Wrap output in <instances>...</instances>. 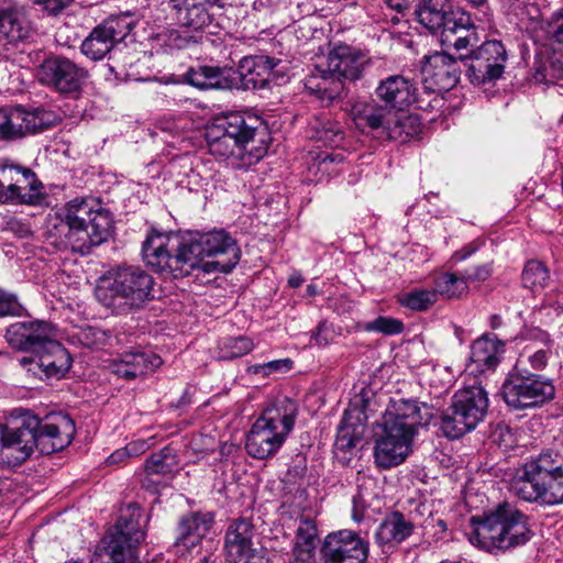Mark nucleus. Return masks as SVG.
Returning <instances> with one entry per match:
<instances>
[{
  "label": "nucleus",
  "instance_id": "nucleus-63",
  "mask_svg": "<svg viewBox=\"0 0 563 563\" xmlns=\"http://www.w3.org/2000/svg\"><path fill=\"white\" fill-rule=\"evenodd\" d=\"M241 563H271V561L262 551H256L254 549L241 561Z\"/></svg>",
  "mask_w": 563,
  "mask_h": 563
},
{
  "label": "nucleus",
  "instance_id": "nucleus-9",
  "mask_svg": "<svg viewBox=\"0 0 563 563\" xmlns=\"http://www.w3.org/2000/svg\"><path fill=\"white\" fill-rule=\"evenodd\" d=\"M488 405L487 391L481 385L459 389L453 395L451 405L440 417L441 432L451 440L462 438L484 420Z\"/></svg>",
  "mask_w": 563,
  "mask_h": 563
},
{
  "label": "nucleus",
  "instance_id": "nucleus-4",
  "mask_svg": "<svg viewBox=\"0 0 563 563\" xmlns=\"http://www.w3.org/2000/svg\"><path fill=\"white\" fill-rule=\"evenodd\" d=\"M263 123L256 115L232 112L216 121L206 131L209 153L217 159L229 161L234 168L253 164L262 150L253 143Z\"/></svg>",
  "mask_w": 563,
  "mask_h": 563
},
{
  "label": "nucleus",
  "instance_id": "nucleus-40",
  "mask_svg": "<svg viewBox=\"0 0 563 563\" xmlns=\"http://www.w3.org/2000/svg\"><path fill=\"white\" fill-rule=\"evenodd\" d=\"M533 78L540 84L563 81V54H554L547 59L536 60Z\"/></svg>",
  "mask_w": 563,
  "mask_h": 563
},
{
  "label": "nucleus",
  "instance_id": "nucleus-51",
  "mask_svg": "<svg viewBox=\"0 0 563 563\" xmlns=\"http://www.w3.org/2000/svg\"><path fill=\"white\" fill-rule=\"evenodd\" d=\"M24 311L14 294L0 289V317L22 316Z\"/></svg>",
  "mask_w": 563,
  "mask_h": 563
},
{
  "label": "nucleus",
  "instance_id": "nucleus-64",
  "mask_svg": "<svg viewBox=\"0 0 563 563\" xmlns=\"http://www.w3.org/2000/svg\"><path fill=\"white\" fill-rule=\"evenodd\" d=\"M320 165L324 168L328 167V165L332 163H341L343 161V156L341 154H333V153H323L319 156Z\"/></svg>",
  "mask_w": 563,
  "mask_h": 563
},
{
  "label": "nucleus",
  "instance_id": "nucleus-6",
  "mask_svg": "<svg viewBox=\"0 0 563 563\" xmlns=\"http://www.w3.org/2000/svg\"><path fill=\"white\" fill-rule=\"evenodd\" d=\"M297 415L298 405L288 397H279L269 404L247 433V454L257 460L274 456L292 431Z\"/></svg>",
  "mask_w": 563,
  "mask_h": 563
},
{
  "label": "nucleus",
  "instance_id": "nucleus-18",
  "mask_svg": "<svg viewBox=\"0 0 563 563\" xmlns=\"http://www.w3.org/2000/svg\"><path fill=\"white\" fill-rule=\"evenodd\" d=\"M426 404L411 399H391L383 417V428L415 438L418 428L428 421Z\"/></svg>",
  "mask_w": 563,
  "mask_h": 563
},
{
  "label": "nucleus",
  "instance_id": "nucleus-44",
  "mask_svg": "<svg viewBox=\"0 0 563 563\" xmlns=\"http://www.w3.org/2000/svg\"><path fill=\"white\" fill-rule=\"evenodd\" d=\"M177 466L176 456L169 448H164L159 452L153 453L145 462L147 474L167 475Z\"/></svg>",
  "mask_w": 563,
  "mask_h": 563
},
{
  "label": "nucleus",
  "instance_id": "nucleus-36",
  "mask_svg": "<svg viewBox=\"0 0 563 563\" xmlns=\"http://www.w3.org/2000/svg\"><path fill=\"white\" fill-rule=\"evenodd\" d=\"M361 401L362 406H358L356 401H354L344 411L343 418L338 428L336 439L334 443L336 451L346 452L353 449L360 441V437L355 432V424L352 421V419H355L358 423L366 420L365 404L363 399H361Z\"/></svg>",
  "mask_w": 563,
  "mask_h": 563
},
{
  "label": "nucleus",
  "instance_id": "nucleus-14",
  "mask_svg": "<svg viewBox=\"0 0 563 563\" xmlns=\"http://www.w3.org/2000/svg\"><path fill=\"white\" fill-rule=\"evenodd\" d=\"M88 71L63 56H51L37 68L38 81L54 90L69 95L79 92Z\"/></svg>",
  "mask_w": 563,
  "mask_h": 563
},
{
  "label": "nucleus",
  "instance_id": "nucleus-3",
  "mask_svg": "<svg viewBox=\"0 0 563 563\" xmlns=\"http://www.w3.org/2000/svg\"><path fill=\"white\" fill-rule=\"evenodd\" d=\"M529 517L516 503L504 500L470 519L467 539L489 553L506 552L526 544L532 538Z\"/></svg>",
  "mask_w": 563,
  "mask_h": 563
},
{
  "label": "nucleus",
  "instance_id": "nucleus-21",
  "mask_svg": "<svg viewBox=\"0 0 563 563\" xmlns=\"http://www.w3.org/2000/svg\"><path fill=\"white\" fill-rule=\"evenodd\" d=\"M421 74L427 89L449 91L460 80V62L445 52H434L424 56Z\"/></svg>",
  "mask_w": 563,
  "mask_h": 563
},
{
  "label": "nucleus",
  "instance_id": "nucleus-26",
  "mask_svg": "<svg viewBox=\"0 0 563 563\" xmlns=\"http://www.w3.org/2000/svg\"><path fill=\"white\" fill-rule=\"evenodd\" d=\"M412 441L411 437L383 428L374 448L376 465L386 470L401 464L411 451Z\"/></svg>",
  "mask_w": 563,
  "mask_h": 563
},
{
  "label": "nucleus",
  "instance_id": "nucleus-33",
  "mask_svg": "<svg viewBox=\"0 0 563 563\" xmlns=\"http://www.w3.org/2000/svg\"><path fill=\"white\" fill-rule=\"evenodd\" d=\"M504 351L503 341L495 335L484 334L472 343L470 361L481 372L495 369Z\"/></svg>",
  "mask_w": 563,
  "mask_h": 563
},
{
  "label": "nucleus",
  "instance_id": "nucleus-42",
  "mask_svg": "<svg viewBox=\"0 0 563 563\" xmlns=\"http://www.w3.org/2000/svg\"><path fill=\"white\" fill-rule=\"evenodd\" d=\"M549 280L550 272L544 263L538 260H530L526 263L521 273V282L525 288L538 291L547 287Z\"/></svg>",
  "mask_w": 563,
  "mask_h": 563
},
{
  "label": "nucleus",
  "instance_id": "nucleus-45",
  "mask_svg": "<svg viewBox=\"0 0 563 563\" xmlns=\"http://www.w3.org/2000/svg\"><path fill=\"white\" fill-rule=\"evenodd\" d=\"M19 165L0 161V203H10L14 192Z\"/></svg>",
  "mask_w": 563,
  "mask_h": 563
},
{
  "label": "nucleus",
  "instance_id": "nucleus-53",
  "mask_svg": "<svg viewBox=\"0 0 563 563\" xmlns=\"http://www.w3.org/2000/svg\"><path fill=\"white\" fill-rule=\"evenodd\" d=\"M493 274V263H485L471 268L465 269L462 273L466 286L471 283H479L487 280Z\"/></svg>",
  "mask_w": 563,
  "mask_h": 563
},
{
  "label": "nucleus",
  "instance_id": "nucleus-13",
  "mask_svg": "<svg viewBox=\"0 0 563 563\" xmlns=\"http://www.w3.org/2000/svg\"><path fill=\"white\" fill-rule=\"evenodd\" d=\"M58 122V115L44 108L26 110L22 107L0 109L1 139L18 140L46 130Z\"/></svg>",
  "mask_w": 563,
  "mask_h": 563
},
{
  "label": "nucleus",
  "instance_id": "nucleus-12",
  "mask_svg": "<svg viewBox=\"0 0 563 563\" xmlns=\"http://www.w3.org/2000/svg\"><path fill=\"white\" fill-rule=\"evenodd\" d=\"M555 388L545 376L514 369L503 384L506 404L515 409L540 407L554 398Z\"/></svg>",
  "mask_w": 563,
  "mask_h": 563
},
{
  "label": "nucleus",
  "instance_id": "nucleus-55",
  "mask_svg": "<svg viewBox=\"0 0 563 563\" xmlns=\"http://www.w3.org/2000/svg\"><path fill=\"white\" fill-rule=\"evenodd\" d=\"M34 3L43 7L49 15H58L70 3V0H32Z\"/></svg>",
  "mask_w": 563,
  "mask_h": 563
},
{
  "label": "nucleus",
  "instance_id": "nucleus-35",
  "mask_svg": "<svg viewBox=\"0 0 563 563\" xmlns=\"http://www.w3.org/2000/svg\"><path fill=\"white\" fill-rule=\"evenodd\" d=\"M31 26L22 9L15 7L0 10V41L18 43L30 36Z\"/></svg>",
  "mask_w": 563,
  "mask_h": 563
},
{
  "label": "nucleus",
  "instance_id": "nucleus-39",
  "mask_svg": "<svg viewBox=\"0 0 563 563\" xmlns=\"http://www.w3.org/2000/svg\"><path fill=\"white\" fill-rule=\"evenodd\" d=\"M434 288L437 299L439 296L445 299H457L467 294L468 287L462 274L443 273L434 278Z\"/></svg>",
  "mask_w": 563,
  "mask_h": 563
},
{
  "label": "nucleus",
  "instance_id": "nucleus-37",
  "mask_svg": "<svg viewBox=\"0 0 563 563\" xmlns=\"http://www.w3.org/2000/svg\"><path fill=\"white\" fill-rule=\"evenodd\" d=\"M450 8V0H418L415 15L424 29L435 34L443 25Z\"/></svg>",
  "mask_w": 563,
  "mask_h": 563
},
{
  "label": "nucleus",
  "instance_id": "nucleus-5",
  "mask_svg": "<svg viewBox=\"0 0 563 563\" xmlns=\"http://www.w3.org/2000/svg\"><path fill=\"white\" fill-rule=\"evenodd\" d=\"M155 279L137 265H118L97 280V300L114 314H129L155 298Z\"/></svg>",
  "mask_w": 563,
  "mask_h": 563
},
{
  "label": "nucleus",
  "instance_id": "nucleus-15",
  "mask_svg": "<svg viewBox=\"0 0 563 563\" xmlns=\"http://www.w3.org/2000/svg\"><path fill=\"white\" fill-rule=\"evenodd\" d=\"M507 62V52L500 41H486L465 62L473 84L482 85L499 79Z\"/></svg>",
  "mask_w": 563,
  "mask_h": 563
},
{
  "label": "nucleus",
  "instance_id": "nucleus-25",
  "mask_svg": "<svg viewBox=\"0 0 563 563\" xmlns=\"http://www.w3.org/2000/svg\"><path fill=\"white\" fill-rule=\"evenodd\" d=\"M275 63L267 56H245L234 69L232 89L261 90L268 86Z\"/></svg>",
  "mask_w": 563,
  "mask_h": 563
},
{
  "label": "nucleus",
  "instance_id": "nucleus-61",
  "mask_svg": "<svg viewBox=\"0 0 563 563\" xmlns=\"http://www.w3.org/2000/svg\"><path fill=\"white\" fill-rule=\"evenodd\" d=\"M84 344L87 346H97L101 343L104 333L98 329L89 328L82 332Z\"/></svg>",
  "mask_w": 563,
  "mask_h": 563
},
{
  "label": "nucleus",
  "instance_id": "nucleus-52",
  "mask_svg": "<svg viewBox=\"0 0 563 563\" xmlns=\"http://www.w3.org/2000/svg\"><path fill=\"white\" fill-rule=\"evenodd\" d=\"M378 486L376 478L367 475H360L357 477V493L356 495L360 496L362 499H368L374 500L378 497Z\"/></svg>",
  "mask_w": 563,
  "mask_h": 563
},
{
  "label": "nucleus",
  "instance_id": "nucleus-46",
  "mask_svg": "<svg viewBox=\"0 0 563 563\" xmlns=\"http://www.w3.org/2000/svg\"><path fill=\"white\" fill-rule=\"evenodd\" d=\"M118 545L99 543L90 560V563H136L133 554L115 550Z\"/></svg>",
  "mask_w": 563,
  "mask_h": 563
},
{
  "label": "nucleus",
  "instance_id": "nucleus-11",
  "mask_svg": "<svg viewBox=\"0 0 563 563\" xmlns=\"http://www.w3.org/2000/svg\"><path fill=\"white\" fill-rule=\"evenodd\" d=\"M163 11L185 33L216 34L220 29L218 12L222 0H163Z\"/></svg>",
  "mask_w": 563,
  "mask_h": 563
},
{
  "label": "nucleus",
  "instance_id": "nucleus-47",
  "mask_svg": "<svg viewBox=\"0 0 563 563\" xmlns=\"http://www.w3.org/2000/svg\"><path fill=\"white\" fill-rule=\"evenodd\" d=\"M558 352L555 345L534 347L527 346L522 357H527L528 364L534 371H543L548 366L549 361Z\"/></svg>",
  "mask_w": 563,
  "mask_h": 563
},
{
  "label": "nucleus",
  "instance_id": "nucleus-56",
  "mask_svg": "<svg viewBox=\"0 0 563 563\" xmlns=\"http://www.w3.org/2000/svg\"><path fill=\"white\" fill-rule=\"evenodd\" d=\"M154 443V437L148 439H137L128 443L126 450L131 456H139L152 448Z\"/></svg>",
  "mask_w": 563,
  "mask_h": 563
},
{
  "label": "nucleus",
  "instance_id": "nucleus-57",
  "mask_svg": "<svg viewBox=\"0 0 563 563\" xmlns=\"http://www.w3.org/2000/svg\"><path fill=\"white\" fill-rule=\"evenodd\" d=\"M353 507H352V518L356 522H361L366 514L367 508L371 506L372 500L363 498L361 499L360 496L354 495L353 496Z\"/></svg>",
  "mask_w": 563,
  "mask_h": 563
},
{
  "label": "nucleus",
  "instance_id": "nucleus-34",
  "mask_svg": "<svg viewBox=\"0 0 563 563\" xmlns=\"http://www.w3.org/2000/svg\"><path fill=\"white\" fill-rule=\"evenodd\" d=\"M212 525L213 516L209 512H191L181 517L176 544L195 547L210 531Z\"/></svg>",
  "mask_w": 563,
  "mask_h": 563
},
{
  "label": "nucleus",
  "instance_id": "nucleus-49",
  "mask_svg": "<svg viewBox=\"0 0 563 563\" xmlns=\"http://www.w3.org/2000/svg\"><path fill=\"white\" fill-rule=\"evenodd\" d=\"M548 38L559 45H563V7L555 10L544 23Z\"/></svg>",
  "mask_w": 563,
  "mask_h": 563
},
{
  "label": "nucleus",
  "instance_id": "nucleus-43",
  "mask_svg": "<svg viewBox=\"0 0 563 563\" xmlns=\"http://www.w3.org/2000/svg\"><path fill=\"white\" fill-rule=\"evenodd\" d=\"M219 357L233 360L242 357L254 349L253 340L247 336H229L219 342Z\"/></svg>",
  "mask_w": 563,
  "mask_h": 563
},
{
  "label": "nucleus",
  "instance_id": "nucleus-59",
  "mask_svg": "<svg viewBox=\"0 0 563 563\" xmlns=\"http://www.w3.org/2000/svg\"><path fill=\"white\" fill-rule=\"evenodd\" d=\"M411 508L409 509L407 518H413L418 526L421 525L422 518L429 511L427 505L420 500H410Z\"/></svg>",
  "mask_w": 563,
  "mask_h": 563
},
{
  "label": "nucleus",
  "instance_id": "nucleus-28",
  "mask_svg": "<svg viewBox=\"0 0 563 563\" xmlns=\"http://www.w3.org/2000/svg\"><path fill=\"white\" fill-rule=\"evenodd\" d=\"M162 363L161 356L153 352L133 350L123 352L119 357L113 358L110 369L117 376L131 380L154 372Z\"/></svg>",
  "mask_w": 563,
  "mask_h": 563
},
{
  "label": "nucleus",
  "instance_id": "nucleus-48",
  "mask_svg": "<svg viewBox=\"0 0 563 563\" xmlns=\"http://www.w3.org/2000/svg\"><path fill=\"white\" fill-rule=\"evenodd\" d=\"M367 332H377L384 335L399 334L404 330L402 321L390 317H378L375 320L364 324Z\"/></svg>",
  "mask_w": 563,
  "mask_h": 563
},
{
  "label": "nucleus",
  "instance_id": "nucleus-41",
  "mask_svg": "<svg viewBox=\"0 0 563 563\" xmlns=\"http://www.w3.org/2000/svg\"><path fill=\"white\" fill-rule=\"evenodd\" d=\"M437 301L433 289L421 287L412 288L398 297V303L401 307L418 312L429 310Z\"/></svg>",
  "mask_w": 563,
  "mask_h": 563
},
{
  "label": "nucleus",
  "instance_id": "nucleus-16",
  "mask_svg": "<svg viewBox=\"0 0 563 563\" xmlns=\"http://www.w3.org/2000/svg\"><path fill=\"white\" fill-rule=\"evenodd\" d=\"M143 512L136 504H130L122 510L113 528L100 541L106 545H118L115 550L134 555L137 560L136 549L145 539V531L142 529Z\"/></svg>",
  "mask_w": 563,
  "mask_h": 563
},
{
  "label": "nucleus",
  "instance_id": "nucleus-22",
  "mask_svg": "<svg viewBox=\"0 0 563 563\" xmlns=\"http://www.w3.org/2000/svg\"><path fill=\"white\" fill-rule=\"evenodd\" d=\"M365 121L371 129H382L388 139L399 142H406L417 135L421 125L417 115L383 109H376L367 114Z\"/></svg>",
  "mask_w": 563,
  "mask_h": 563
},
{
  "label": "nucleus",
  "instance_id": "nucleus-23",
  "mask_svg": "<svg viewBox=\"0 0 563 563\" xmlns=\"http://www.w3.org/2000/svg\"><path fill=\"white\" fill-rule=\"evenodd\" d=\"M442 24L438 33H440L443 45L461 51L467 48L472 42H477L478 25L471 13L464 9L450 8Z\"/></svg>",
  "mask_w": 563,
  "mask_h": 563
},
{
  "label": "nucleus",
  "instance_id": "nucleus-24",
  "mask_svg": "<svg viewBox=\"0 0 563 563\" xmlns=\"http://www.w3.org/2000/svg\"><path fill=\"white\" fill-rule=\"evenodd\" d=\"M417 86L401 75H393L379 81L375 96L385 109L405 111L417 102Z\"/></svg>",
  "mask_w": 563,
  "mask_h": 563
},
{
  "label": "nucleus",
  "instance_id": "nucleus-60",
  "mask_svg": "<svg viewBox=\"0 0 563 563\" xmlns=\"http://www.w3.org/2000/svg\"><path fill=\"white\" fill-rule=\"evenodd\" d=\"M481 244L476 241H473L465 246H463L461 250L456 251L452 255V260L455 262H462L467 260L470 256H472L474 253H476L479 249Z\"/></svg>",
  "mask_w": 563,
  "mask_h": 563
},
{
  "label": "nucleus",
  "instance_id": "nucleus-54",
  "mask_svg": "<svg viewBox=\"0 0 563 563\" xmlns=\"http://www.w3.org/2000/svg\"><path fill=\"white\" fill-rule=\"evenodd\" d=\"M526 338L532 342L530 347L555 345V342L551 335L540 328H532L527 330Z\"/></svg>",
  "mask_w": 563,
  "mask_h": 563
},
{
  "label": "nucleus",
  "instance_id": "nucleus-31",
  "mask_svg": "<svg viewBox=\"0 0 563 563\" xmlns=\"http://www.w3.org/2000/svg\"><path fill=\"white\" fill-rule=\"evenodd\" d=\"M234 69L231 67H219L198 65L190 67L184 75L185 81L200 90L208 89H232Z\"/></svg>",
  "mask_w": 563,
  "mask_h": 563
},
{
  "label": "nucleus",
  "instance_id": "nucleus-19",
  "mask_svg": "<svg viewBox=\"0 0 563 563\" xmlns=\"http://www.w3.org/2000/svg\"><path fill=\"white\" fill-rule=\"evenodd\" d=\"M322 553L325 563H365L368 543L353 531L341 530L325 538Z\"/></svg>",
  "mask_w": 563,
  "mask_h": 563
},
{
  "label": "nucleus",
  "instance_id": "nucleus-58",
  "mask_svg": "<svg viewBox=\"0 0 563 563\" xmlns=\"http://www.w3.org/2000/svg\"><path fill=\"white\" fill-rule=\"evenodd\" d=\"M292 361L290 358L275 360L264 363L265 376H269L273 373H284L291 368Z\"/></svg>",
  "mask_w": 563,
  "mask_h": 563
},
{
  "label": "nucleus",
  "instance_id": "nucleus-10",
  "mask_svg": "<svg viewBox=\"0 0 563 563\" xmlns=\"http://www.w3.org/2000/svg\"><path fill=\"white\" fill-rule=\"evenodd\" d=\"M173 235L152 230L142 245V257L147 266L168 278L192 275V258H188L186 241L175 245Z\"/></svg>",
  "mask_w": 563,
  "mask_h": 563
},
{
  "label": "nucleus",
  "instance_id": "nucleus-62",
  "mask_svg": "<svg viewBox=\"0 0 563 563\" xmlns=\"http://www.w3.org/2000/svg\"><path fill=\"white\" fill-rule=\"evenodd\" d=\"M294 563H317L316 552L292 551Z\"/></svg>",
  "mask_w": 563,
  "mask_h": 563
},
{
  "label": "nucleus",
  "instance_id": "nucleus-20",
  "mask_svg": "<svg viewBox=\"0 0 563 563\" xmlns=\"http://www.w3.org/2000/svg\"><path fill=\"white\" fill-rule=\"evenodd\" d=\"M55 327L44 320L30 319L11 323L5 330L7 343L16 351L36 352L55 336Z\"/></svg>",
  "mask_w": 563,
  "mask_h": 563
},
{
  "label": "nucleus",
  "instance_id": "nucleus-50",
  "mask_svg": "<svg viewBox=\"0 0 563 563\" xmlns=\"http://www.w3.org/2000/svg\"><path fill=\"white\" fill-rule=\"evenodd\" d=\"M295 541L301 542L305 545L309 542L313 545L318 544V527L311 518H300L298 528L296 530Z\"/></svg>",
  "mask_w": 563,
  "mask_h": 563
},
{
  "label": "nucleus",
  "instance_id": "nucleus-29",
  "mask_svg": "<svg viewBox=\"0 0 563 563\" xmlns=\"http://www.w3.org/2000/svg\"><path fill=\"white\" fill-rule=\"evenodd\" d=\"M35 362L47 378H63L71 366L68 351L55 340H48L35 352Z\"/></svg>",
  "mask_w": 563,
  "mask_h": 563
},
{
  "label": "nucleus",
  "instance_id": "nucleus-7",
  "mask_svg": "<svg viewBox=\"0 0 563 563\" xmlns=\"http://www.w3.org/2000/svg\"><path fill=\"white\" fill-rule=\"evenodd\" d=\"M366 56L346 44L335 45L328 54L327 68L316 66L306 78L305 87L321 100L335 99L343 89V81H356L363 76Z\"/></svg>",
  "mask_w": 563,
  "mask_h": 563
},
{
  "label": "nucleus",
  "instance_id": "nucleus-17",
  "mask_svg": "<svg viewBox=\"0 0 563 563\" xmlns=\"http://www.w3.org/2000/svg\"><path fill=\"white\" fill-rule=\"evenodd\" d=\"M129 33L128 19L121 15H111L90 32L82 41L80 49L90 59L100 60Z\"/></svg>",
  "mask_w": 563,
  "mask_h": 563
},
{
  "label": "nucleus",
  "instance_id": "nucleus-32",
  "mask_svg": "<svg viewBox=\"0 0 563 563\" xmlns=\"http://www.w3.org/2000/svg\"><path fill=\"white\" fill-rule=\"evenodd\" d=\"M10 203L35 207L48 205V195L43 184L37 179L36 174L31 168L19 165L16 179L14 181V192Z\"/></svg>",
  "mask_w": 563,
  "mask_h": 563
},
{
  "label": "nucleus",
  "instance_id": "nucleus-2",
  "mask_svg": "<svg viewBox=\"0 0 563 563\" xmlns=\"http://www.w3.org/2000/svg\"><path fill=\"white\" fill-rule=\"evenodd\" d=\"M112 228V218L101 202L92 197L75 198L47 224V238L58 250H71L87 254L91 247L107 241Z\"/></svg>",
  "mask_w": 563,
  "mask_h": 563
},
{
  "label": "nucleus",
  "instance_id": "nucleus-30",
  "mask_svg": "<svg viewBox=\"0 0 563 563\" xmlns=\"http://www.w3.org/2000/svg\"><path fill=\"white\" fill-rule=\"evenodd\" d=\"M254 525L251 519L239 518L230 523L225 533V551L231 563H241L253 549Z\"/></svg>",
  "mask_w": 563,
  "mask_h": 563
},
{
  "label": "nucleus",
  "instance_id": "nucleus-38",
  "mask_svg": "<svg viewBox=\"0 0 563 563\" xmlns=\"http://www.w3.org/2000/svg\"><path fill=\"white\" fill-rule=\"evenodd\" d=\"M307 136L321 142L325 146L338 145L343 139L340 124L334 122L329 113L314 115L309 121Z\"/></svg>",
  "mask_w": 563,
  "mask_h": 563
},
{
  "label": "nucleus",
  "instance_id": "nucleus-27",
  "mask_svg": "<svg viewBox=\"0 0 563 563\" xmlns=\"http://www.w3.org/2000/svg\"><path fill=\"white\" fill-rule=\"evenodd\" d=\"M417 526L401 511L387 512L376 529L375 541L384 552L394 550L413 534Z\"/></svg>",
  "mask_w": 563,
  "mask_h": 563
},
{
  "label": "nucleus",
  "instance_id": "nucleus-1",
  "mask_svg": "<svg viewBox=\"0 0 563 563\" xmlns=\"http://www.w3.org/2000/svg\"><path fill=\"white\" fill-rule=\"evenodd\" d=\"M75 423L67 415L42 421L27 410L15 409L7 423H1L0 466L14 468L26 462L34 450L49 455L71 443Z\"/></svg>",
  "mask_w": 563,
  "mask_h": 563
},
{
  "label": "nucleus",
  "instance_id": "nucleus-8",
  "mask_svg": "<svg viewBox=\"0 0 563 563\" xmlns=\"http://www.w3.org/2000/svg\"><path fill=\"white\" fill-rule=\"evenodd\" d=\"M186 244L188 258L194 257L192 275L197 279L216 273L228 274L241 257L236 241L224 230L197 233Z\"/></svg>",
  "mask_w": 563,
  "mask_h": 563
}]
</instances>
